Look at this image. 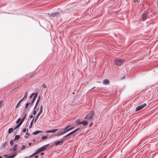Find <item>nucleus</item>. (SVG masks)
I'll return each mask as SVG.
<instances>
[{
  "label": "nucleus",
  "instance_id": "nucleus-9",
  "mask_svg": "<svg viewBox=\"0 0 158 158\" xmlns=\"http://www.w3.org/2000/svg\"><path fill=\"white\" fill-rule=\"evenodd\" d=\"M78 124H82L84 126H85L87 125L88 124V122L87 121L85 120L81 122L80 123H78Z\"/></svg>",
  "mask_w": 158,
  "mask_h": 158
},
{
  "label": "nucleus",
  "instance_id": "nucleus-22",
  "mask_svg": "<svg viewBox=\"0 0 158 158\" xmlns=\"http://www.w3.org/2000/svg\"><path fill=\"white\" fill-rule=\"evenodd\" d=\"M13 128H10L9 129L8 132V133H10L13 131Z\"/></svg>",
  "mask_w": 158,
  "mask_h": 158
},
{
  "label": "nucleus",
  "instance_id": "nucleus-25",
  "mask_svg": "<svg viewBox=\"0 0 158 158\" xmlns=\"http://www.w3.org/2000/svg\"><path fill=\"white\" fill-rule=\"evenodd\" d=\"M58 130V129H55L54 130H51V133H53L55 132Z\"/></svg>",
  "mask_w": 158,
  "mask_h": 158
},
{
  "label": "nucleus",
  "instance_id": "nucleus-2",
  "mask_svg": "<svg viewBox=\"0 0 158 158\" xmlns=\"http://www.w3.org/2000/svg\"><path fill=\"white\" fill-rule=\"evenodd\" d=\"M114 62L115 65L120 66L124 62V60L116 58L114 60Z\"/></svg>",
  "mask_w": 158,
  "mask_h": 158
},
{
  "label": "nucleus",
  "instance_id": "nucleus-27",
  "mask_svg": "<svg viewBox=\"0 0 158 158\" xmlns=\"http://www.w3.org/2000/svg\"><path fill=\"white\" fill-rule=\"evenodd\" d=\"M13 140H10V144L11 146H12L13 144Z\"/></svg>",
  "mask_w": 158,
  "mask_h": 158
},
{
  "label": "nucleus",
  "instance_id": "nucleus-30",
  "mask_svg": "<svg viewBox=\"0 0 158 158\" xmlns=\"http://www.w3.org/2000/svg\"><path fill=\"white\" fill-rule=\"evenodd\" d=\"M79 129V128H78L75 130H74L73 131V133H74V132H76V131H78Z\"/></svg>",
  "mask_w": 158,
  "mask_h": 158
},
{
  "label": "nucleus",
  "instance_id": "nucleus-46",
  "mask_svg": "<svg viewBox=\"0 0 158 158\" xmlns=\"http://www.w3.org/2000/svg\"><path fill=\"white\" fill-rule=\"evenodd\" d=\"M31 143H28V145H29V146L31 145Z\"/></svg>",
  "mask_w": 158,
  "mask_h": 158
},
{
  "label": "nucleus",
  "instance_id": "nucleus-36",
  "mask_svg": "<svg viewBox=\"0 0 158 158\" xmlns=\"http://www.w3.org/2000/svg\"><path fill=\"white\" fill-rule=\"evenodd\" d=\"M34 93H32L31 94V95H30V98H31L32 97V96L34 95Z\"/></svg>",
  "mask_w": 158,
  "mask_h": 158
},
{
  "label": "nucleus",
  "instance_id": "nucleus-16",
  "mask_svg": "<svg viewBox=\"0 0 158 158\" xmlns=\"http://www.w3.org/2000/svg\"><path fill=\"white\" fill-rule=\"evenodd\" d=\"M22 124L21 122H20L18 124L17 126H16V127L14 128V130L16 129L17 128L19 127L21 124Z\"/></svg>",
  "mask_w": 158,
  "mask_h": 158
},
{
  "label": "nucleus",
  "instance_id": "nucleus-32",
  "mask_svg": "<svg viewBox=\"0 0 158 158\" xmlns=\"http://www.w3.org/2000/svg\"><path fill=\"white\" fill-rule=\"evenodd\" d=\"M29 104V103L28 102H27L26 104V106H25V108H27V106H28V105Z\"/></svg>",
  "mask_w": 158,
  "mask_h": 158
},
{
  "label": "nucleus",
  "instance_id": "nucleus-1",
  "mask_svg": "<svg viewBox=\"0 0 158 158\" xmlns=\"http://www.w3.org/2000/svg\"><path fill=\"white\" fill-rule=\"evenodd\" d=\"M94 114V111H91L86 115L84 119H86L88 122H91L93 119V117Z\"/></svg>",
  "mask_w": 158,
  "mask_h": 158
},
{
  "label": "nucleus",
  "instance_id": "nucleus-24",
  "mask_svg": "<svg viewBox=\"0 0 158 158\" xmlns=\"http://www.w3.org/2000/svg\"><path fill=\"white\" fill-rule=\"evenodd\" d=\"M58 14H59V13H55L52 14V15L53 16L55 17V16H57Z\"/></svg>",
  "mask_w": 158,
  "mask_h": 158
},
{
  "label": "nucleus",
  "instance_id": "nucleus-51",
  "mask_svg": "<svg viewBox=\"0 0 158 158\" xmlns=\"http://www.w3.org/2000/svg\"><path fill=\"white\" fill-rule=\"evenodd\" d=\"M28 158V157H25V158Z\"/></svg>",
  "mask_w": 158,
  "mask_h": 158
},
{
  "label": "nucleus",
  "instance_id": "nucleus-14",
  "mask_svg": "<svg viewBox=\"0 0 158 158\" xmlns=\"http://www.w3.org/2000/svg\"><path fill=\"white\" fill-rule=\"evenodd\" d=\"M103 83L105 85H107L109 83V81L107 79H105L103 80Z\"/></svg>",
  "mask_w": 158,
  "mask_h": 158
},
{
  "label": "nucleus",
  "instance_id": "nucleus-19",
  "mask_svg": "<svg viewBox=\"0 0 158 158\" xmlns=\"http://www.w3.org/2000/svg\"><path fill=\"white\" fill-rule=\"evenodd\" d=\"M43 111V106H41L40 107V111L39 112V114H41Z\"/></svg>",
  "mask_w": 158,
  "mask_h": 158
},
{
  "label": "nucleus",
  "instance_id": "nucleus-11",
  "mask_svg": "<svg viewBox=\"0 0 158 158\" xmlns=\"http://www.w3.org/2000/svg\"><path fill=\"white\" fill-rule=\"evenodd\" d=\"M63 141V140H61V141L57 140L54 142V143L56 145H57Z\"/></svg>",
  "mask_w": 158,
  "mask_h": 158
},
{
  "label": "nucleus",
  "instance_id": "nucleus-15",
  "mask_svg": "<svg viewBox=\"0 0 158 158\" xmlns=\"http://www.w3.org/2000/svg\"><path fill=\"white\" fill-rule=\"evenodd\" d=\"M42 131H36L33 132L32 134L33 135H35L38 134L42 132Z\"/></svg>",
  "mask_w": 158,
  "mask_h": 158
},
{
  "label": "nucleus",
  "instance_id": "nucleus-18",
  "mask_svg": "<svg viewBox=\"0 0 158 158\" xmlns=\"http://www.w3.org/2000/svg\"><path fill=\"white\" fill-rule=\"evenodd\" d=\"M20 138V136L19 135H16L14 139V140H18Z\"/></svg>",
  "mask_w": 158,
  "mask_h": 158
},
{
  "label": "nucleus",
  "instance_id": "nucleus-50",
  "mask_svg": "<svg viewBox=\"0 0 158 158\" xmlns=\"http://www.w3.org/2000/svg\"><path fill=\"white\" fill-rule=\"evenodd\" d=\"M106 156H105L103 158H106Z\"/></svg>",
  "mask_w": 158,
  "mask_h": 158
},
{
  "label": "nucleus",
  "instance_id": "nucleus-7",
  "mask_svg": "<svg viewBox=\"0 0 158 158\" xmlns=\"http://www.w3.org/2000/svg\"><path fill=\"white\" fill-rule=\"evenodd\" d=\"M67 132L65 128H64L63 129V131H61L59 132L57 135L58 136H60L62 135H63L66 133Z\"/></svg>",
  "mask_w": 158,
  "mask_h": 158
},
{
  "label": "nucleus",
  "instance_id": "nucleus-48",
  "mask_svg": "<svg viewBox=\"0 0 158 158\" xmlns=\"http://www.w3.org/2000/svg\"><path fill=\"white\" fill-rule=\"evenodd\" d=\"M35 139H34L33 140V141L35 142Z\"/></svg>",
  "mask_w": 158,
  "mask_h": 158
},
{
  "label": "nucleus",
  "instance_id": "nucleus-34",
  "mask_svg": "<svg viewBox=\"0 0 158 158\" xmlns=\"http://www.w3.org/2000/svg\"><path fill=\"white\" fill-rule=\"evenodd\" d=\"M36 110H34V111L33 112V114L34 115H35L36 114Z\"/></svg>",
  "mask_w": 158,
  "mask_h": 158
},
{
  "label": "nucleus",
  "instance_id": "nucleus-49",
  "mask_svg": "<svg viewBox=\"0 0 158 158\" xmlns=\"http://www.w3.org/2000/svg\"><path fill=\"white\" fill-rule=\"evenodd\" d=\"M25 137H26V138H27L28 137V136H25Z\"/></svg>",
  "mask_w": 158,
  "mask_h": 158
},
{
  "label": "nucleus",
  "instance_id": "nucleus-42",
  "mask_svg": "<svg viewBox=\"0 0 158 158\" xmlns=\"http://www.w3.org/2000/svg\"><path fill=\"white\" fill-rule=\"evenodd\" d=\"M68 136V134H67L66 135H65V136H64V137H67V136Z\"/></svg>",
  "mask_w": 158,
  "mask_h": 158
},
{
  "label": "nucleus",
  "instance_id": "nucleus-23",
  "mask_svg": "<svg viewBox=\"0 0 158 158\" xmlns=\"http://www.w3.org/2000/svg\"><path fill=\"white\" fill-rule=\"evenodd\" d=\"M40 96H39L37 100V101H36V103L35 104L36 106H37L40 100Z\"/></svg>",
  "mask_w": 158,
  "mask_h": 158
},
{
  "label": "nucleus",
  "instance_id": "nucleus-40",
  "mask_svg": "<svg viewBox=\"0 0 158 158\" xmlns=\"http://www.w3.org/2000/svg\"><path fill=\"white\" fill-rule=\"evenodd\" d=\"M44 155V152H41L40 154V155L43 156Z\"/></svg>",
  "mask_w": 158,
  "mask_h": 158
},
{
  "label": "nucleus",
  "instance_id": "nucleus-31",
  "mask_svg": "<svg viewBox=\"0 0 158 158\" xmlns=\"http://www.w3.org/2000/svg\"><path fill=\"white\" fill-rule=\"evenodd\" d=\"M73 132L72 131L71 132H70L68 134V136H69L71 135H72V134H73Z\"/></svg>",
  "mask_w": 158,
  "mask_h": 158
},
{
  "label": "nucleus",
  "instance_id": "nucleus-21",
  "mask_svg": "<svg viewBox=\"0 0 158 158\" xmlns=\"http://www.w3.org/2000/svg\"><path fill=\"white\" fill-rule=\"evenodd\" d=\"M40 114H39V113H38V114H37V115L36 116V117L35 118V121H34V122L35 123L36 122L37 119H38L39 116V115Z\"/></svg>",
  "mask_w": 158,
  "mask_h": 158
},
{
  "label": "nucleus",
  "instance_id": "nucleus-13",
  "mask_svg": "<svg viewBox=\"0 0 158 158\" xmlns=\"http://www.w3.org/2000/svg\"><path fill=\"white\" fill-rule=\"evenodd\" d=\"M69 126H68L65 128L67 132H68L74 128V127H72L69 128Z\"/></svg>",
  "mask_w": 158,
  "mask_h": 158
},
{
  "label": "nucleus",
  "instance_id": "nucleus-8",
  "mask_svg": "<svg viewBox=\"0 0 158 158\" xmlns=\"http://www.w3.org/2000/svg\"><path fill=\"white\" fill-rule=\"evenodd\" d=\"M37 95H38V93L36 92L35 94V95H34V96L33 97V99H32V101H31V105H32L33 103L34 102L36 98H37Z\"/></svg>",
  "mask_w": 158,
  "mask_h": 158
},
{
  "label": "nucleus",
  "instance_id": "nucleus-4",
  "mask_svg": "<svg viewBox=\"0 0 158 158\" xmlns=\"http://www.w3.org/2000/svg\"><path fill=\"white\" fill-rule=\"evenodd\" d=\"M147 105V104L146 103H144L143 104H142L138 106L136 109L135 110L136 111H139L141 109H142L144 107Z\"/></svg>",
  "mask_w": 158,
  "mask_h": 158
},
{
  "label": "nucleus",
  "instance_id": "nucleus-52",
  "mask_svg": "<svg viewBox=\"0 0 158 158\" xmlns=\"http://www.w3.org/2000/svg\"><path fill=\"white\" fill-rule=\"evenodd\" d=\"M28 129H27V131H28Z\"/></svg>",
  "mask_w": 158,
  "mask_h": 158
},
{
  "label": "nucleus",
  "instance_id": "nucleus-17",
  "mask_svg": "<svg viewBox=\"0 0 158 158\" xmlns=\"http://www.w3.org/2000/svg\"><path fill=\"white\" fill-rule=\"evenodd\" d=\"M26 114H25L24 116L21 119L20 122H21L22 123H23V121H24V119L26 118Z\"/></svg>",
  "mask_w": 158,
  "mask_h": 158
},
{
  "label": "nucleus",
  "instance_id": "nucleus-12",
  "mask_svg": "<svg viewBox=\"0 0 158 158\" xmlns=\"http://www.w3.org/2000/svg\"><path fill=\"white\" fill-rule=\"evenodd\" d=\"M39 152H40L38 150V149L34 153H33L31 155V156H30L28 158H30L32 156L35 155L36 154H37Z\"/></svg>",
  "mask_w": 158,
  "mask_h": 158
},
{
  "label": "nucleus",
  "instance_id": "nucleus-35",
  "mask_svg": "<svg viewBox=\"0 0 158 158\" xmlns=\"http://www.w3.org/2000/svg\"><path fill=\"white\" fill-rule=\"evenodd\" d=\"M46 133H51V130H48L46 131Z\"/></svg>",
  "mask_w": 158,
  "mask_h": 158
},
{
  "label": "nucleus",
  "instance_id": "nucleus-43",
  "mask_svg": "<svg viewBox=\"0 0 158 158\" xmlns=\"http://www.w3.org/2000/svg\"><path fill=\"white\" fill-rule=\"evenodd\" d=\"M33 116L32 115H30V118H33Z\"/></svg>",
  "mask_w": 158,
  "mask_h": 158
},
{
  "label": "nucleus",
  "instance_id": "nucleus-26",
  "mask_svg": "<svg viewBox=\"0 0 158 158\" xmlns=\"http://www.w3.org/2000/svg\"><path fill=\"white\" fill-rule=\"evenodd\" d=\"M21 119L20 118H19L18 120H17L16 121V123H19V122H20L21 120Z\"/></svg>",
  "mask_w": 158,
  "mask_h": 158
},
{
  "label": "nucleus",
  "instance_id": "nucleus-3",
  "mask_svg": "<svg viewBox=\"0 0 158 158\" xmlns=\"http://www.w3.org/2000/svg\"><path fill=\"white\" fill-rule=\"evenodd\" d=\"M49 145V144H47L45 145H44V146L40 148H39L38 149V150L39 151V152H40L42 151H43L45 150L47 147Z\"/></svg>",
  "mask_w": 158,
  "mask_h": 158
},
{
  "label": "nucleus",
  "instance_id": "nucleus-41",
  "mask_svg": "<svg viewBox=\"0 0 158 158\" xmlns=\"http://www.w3.org/2000/svg\"><path fill=\"white\" fill-rule=\"evenodd\" d=\"M39 157V156L38 155H36L35 156V158H38Z\"/></svg>",
  "mask_w": 158,
  "mask_h": 158
},
{
  "label": "nucleus",
  "instance_id": "nucleus-29",
  "mask_svg": "<svg viewBox=\"0 0 158 158\" xmlns=\"http://www.w3.org/2000/svg\"><path fill=\"white\" fill-rule=\"evenodd\" d=\"M26 148V146L24 145H23L21 148V150H23Z\"/></svg>",
  "mask_w": 158,
  "mask_h": 158
},
{
  "label": "nucleus",
  "instance_id": "nucleus-45",
  "mask_svg": "<svg viewBox=\"0 0 158 158\" xmlns=\"http://www.w3.org/2000/svg\"><path fill=\"white\" fill-rule=\"evenodd\" d=\"M36 106V105H35V107H34V109H35V108H36V106Z\"/></svg>",
  "mask_w": 158,
  "mask_h": 158
},
{
  "label": "nucleus",
  "instance_id": "nucleus-44",
  "mask_svg": "<svg viewBox=\"0 0 158 158\" xmlns=\"http://www.w3.org/2000/svg\"><path fill=\"white\" fill-rule=\"evenodd\" d=\"M92 124H93V123H91L90 124V125H89V127H90L91 126V125H92Z\"/></svg>",
  "mask_w": 158,
  "mask_h": 158
},
{
  "label": "nucleus",
  "instance_id": "nucleus-37",
  "mask_svg": "<svg viewBox=\"0 0 158 158\" xmlns=\"http://www.w3.org/2000/svg\"><path fill=\"white\" fill-rule=\"evenodd\" d=\"M26 130H27V129L26 128H24L23 129V132H25L26 131Z\"/></svg>",
  "mask_w": 158,
  "mask_h": 158
},
{
  "label": "nucleus",
  "instance_id": "nucleus-53",
  "mask_svg": "<svg viewBox=\"0 0 158 158\" xmlns=\"http://www.w3.org/2000/svg\"><path fill=\"white\" fill-rule=\"evenodd\" d=\"M138 0H137L136 1H137Z\"/></svg>",
  "mask_w": 158,
  "mask_h": 158
},
{
  "label": "nucleus",
  "instance_id": "nucleus-10",
  "mask_svg": "<svg viewBox=\"0 0 158 158\" xmlns=\"http://www.w3.org/2000/svg\"><path fill=\"white\" fill-rule=\"evenodd\" d=\"M17 145L15 144L12 148L11 149L10 151H11L15 152L16 150V148L17 147Z\"/></svg>",
  "mask_w": 158,
  "mask_h": 158
},
{
  "label": "nucleus",
  "instance_id": "nucleus-6",
  "mask_svg": "<svg viewBox=\"0 0 158 158\" xmlns=\"http://www.w3.org/2000/svg\"><path fill=\"white\" fill-rule=\"evenodd\" d=\"M27 97V92H26L24 94V97L21 99L18 102V104H17V105L16 106V108H18L19 107V102H21L22 101L24 98H26Z\"/></svg>",
  "mask_w": 158,
  "mask_h": 158
},
{
  "label": "nucleus",
  "instance_id": "nucleus-20",
  "mask_svg": "<svg viewBox=\"0 0 158 158\" xmlns=\"http://www.w3.org/2000/svg\"><path fill=\"white\" fill-rule=\"evenodd\" d=\"M34 119V118H33L32 120L31 121V123H30V125L29 126V128H31L32 127V124H33V121Z\"/></svg>",
  "mask_w": 158,
  "mask_h": 158
},
{
  "label": "nucleus",
  "instance_id": "nucleus-28",
  "mask_svg": "<svg viewBox=\"0 0 158 158\" xmlns=\"http://www.w3.org/2000/svg\"><path fill=\"white\" fill-rule=\"evenodd\" d=\"M47 137L46 136H44L42 137L41 139H44L47 138Z\"/></svg>",
  "mask_w": 158,
  "mask_h": 158
},
{
  "label": "nucleus",
  "instance_id": "nucleus-39",
  "mask_svg": "<svg viewBox=\"0 0 158 158\" xmlns=\"http://www.w3.org/2000/svg\"><path fill=\"white\" fill-rule=\"evenodd\" d=\"M26 134L28 135H30V134L28 133L27 131L26 133Z\"/></svg>",
  "mask_w": 158,
  "mask_h": 158
},
{
  "label": "nucleus",
  "instance_id": "nucleus-47",
  "mask_svg": "<svg viewBox=\"0 0 158 158\" xmlns=\"http://www.w3.org/2000/svg\"><path fill=\"white\" fill-rule=\"evenodd\" d=\"M95 87H93L92 88H91V89H90V90H92V89H94V88H95Z\"/></svg>",
  "mask_w": 158,
  "mask_h": 158
},
{
  "label": "nucleus",
  "instance_id": "nucleus-33",
  "mask_svg": "<svg viewBox=\"0 0 158 158\" xmlns=\"http://www.w3.org/2000/svg\"><path fill=\"white\" fill-rule=\"evenodd\" d=\"M42 86L44 88H46V85L44 84H42Z\"/></svg>",
  "mask_w": 158,
  "mask_h": 158
},
{
  "label": "nucleus",
  "instance_id": "nucleus-5",
  "mask_svg": "<svg viewBox=\"0 0 158 158\" xmlns=\"http://www.w3.org/2000/svg\"><path fill=\"white\" fill-rule=\"evenodd\" d=\"M148 13L146 12H144L142 15V18L143 21H144L146 20L148 16Z\"/></svg>",
  "mask_w": 158,
  "mask_h": 158
},
{
  "label": "nucleus",
  "instance_id": "nucleus-38",
  "mask_svg": "<svg viewBox=\"0 0 158 158\" xmlns=\"http://www.w3.org/2000/svg\"><path fill=\"white\" fill-rule=\"evenodd\" d=\"M76 122L77 123V124L78 123H80L81 122H80L79 120H77V121H76Z\"/></svg>",
  "mask_w": 158,
  "mask_h": 158
}]
</instances>
